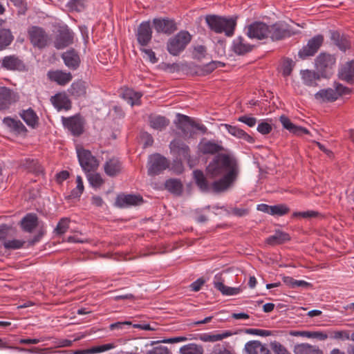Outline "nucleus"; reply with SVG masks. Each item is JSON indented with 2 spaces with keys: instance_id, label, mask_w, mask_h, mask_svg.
I'll return each instance as SVG.
<instances>
[{
  "instance_id": "nucleus-1",
  "label": "nucleus",
  "mask_w": 354,
  "mask_h": 354,
  "mask_svg": "<svg viewBox=\"0 0 354 354\" xmlns=\"http://www.w3.org/2000/svg\"><path fill=\"white\" fill-rule=\"evenodd\" d=\"M209 178H215L223 176L212 184L214 192L226 191L236 181L239 174V167L235 158L227 154H219L209 163L206 168Z\"/></svg>"
},
{
  "instance_id": "nucleus-2",
  "label": "nucleus",
  "mask_w": 354,
  "mask_h": 354,
  "mask_svg": "<svg viewBox=\"0 0 354 354\" xmlns=\"http://www.w3.org/2000/svg\"><path fill=\"white\" fill-rule=\"evenodd\" d=\"M205 21L211 30L217 34L224 32L227 37H231L234 35L236 25V19L216 15H207Z\"/></svg>"
},
{
  "instance_id": "nucleus-3",
  "label": "nucleus",
  "mask_w": 354,
  "mask_h": 354,
  "mask_svg": "<svg viewBox=\"0 0 354 354\" xmlns=\"http://www.w3.org/2000/svg\"><path fill=\"white\" fill-rule=\"evenodd\" d=\"M191 39L189 32L181 30L168 40L167 50L171 55L176 56L185 50Z\"/></svg>"
},
{
  "instance_id": "nucleus-4",
  "label": "nucleus",
  "mask_w": 354,
  "mask_h": 354,
  "mask_svg": "<svg viewBox=\"0 0 354 354\" xmlns=\"http://www.w3.org/2000/svg\"><path fill=\"white\" fill-rule=\"evenodd\" d=\"M77 154L80 165L85 173L97 170L99 167V161L89 150L77 148Z\"/></svg>"
},
{
  "instance_id": "nucleus-5",
  "label": "nucleus",
  "mask_w": 354,
  "mask_h": 354,
  "mask_svg": "<svg viewBox=\"0 0 354 354\" xmlns=\"http://www.w3.org/2000/svg\"><path fill=\"white\" fill-rule=\"evenodd\" d=\"M269 37L272 41L281 40L297 33L284 21H277L269 26Z\"/></svg>"
},
{
  "instance_id": "nucleus-6",
  "label": "nucleus",
  "mask_w": 354,
  "mask_h": 354,
  "mask_svg": "<svg viewBox=\"0 0 354 354\" xmlns=\"http://www.w3.org/2000/svg\"><path fill=\"white\" fill-rule=\"evenodd\" d=\"M336 62L334 56L327 53H320L315 59V64L317 71L321 76L327 77L332 73Z\"/></svg>"
},
{
  "instance_id": "nucleus-7",
  "label": "nucleus",
  "mask_w": 354,
  "mask_h": 354,
  "mask_svg": "<svg viewBox=\"0 0 354 354\" xmlns=\"http://www.w3.org/2000/svg\"><path fill=\"white\" fill-rule=\"evenodd\" d=\"M169 160L165 156L155 153L149 156L148 160V174L156 176L169 167Z\"/></svg>"
},
{
  "instance_id": "nucleus-8",
  "label": "nucleus",
  "mask_w": 354,
  "mask_h": 354,
  "mask_svg": "<svg viewBox=\"0 0 354 354\" xmlns=\"http://www.w3.org/2000/svg\"><path fill=\"white\" fill-rule=\"evenodd\" d=\"M170 153L176 158L183 159L187 161V164L191 165L190 149L187 145L180 140L175 139L169 144Z\"/></svg>"
},
{
  "instance_id": "nucleus-9",
  "label": "nucleus",
  "mask_w": 354,
  "mask_h": 354,
  "mask_svg": "<svg viewBox=\"0 0 354 354\" xmlns=\"http://www.w3.org/2000/svg\"><path fill=\"white\" fill-rule=\"evenodd\" d=\"M269 26L263 22L255 21L247 27V35L251 39H266L269 37Z\"/></svg>"
},
{
  "instance_id": "nucleus-10",
  "label": "nucleus",
  "mask_w": 354,
  "mask_h": 354,
  "mask_svg": "<svg viewBox=\"0 0 354 354\" xmlns=\"http://www.w3.org/2000/svg\"><path fill=\"white\" fill-rule=\"evenodd\" d=\"M0 66L6 71H23L26 69L24 61L16 55H6L1 58Z\"/></svg>"
},
{
  "instance_id": "nucleus-11",
  "label": "nucleus",
  "mask_w": 354,
  "mask_h": 354,
  "mask_svg": "<svg viewBox=\"0 0 354 354\" xmlns=\"http://www.w3.org/2000/svg\"><path fill=\"white\" fill-rule=\"evenodd\" d=\"M62 120L64 127L74 136H79L83 133L84 122L80 116L62 117Z\"/></svg>"
},
{
  "instance_id": "nucleus-12",
  "label": "nucleus",
  "mask_w": 354,
  "mask_h": 354,
  "mask_svg": "<svg viewBox=\"0 0 354 354\" xmlns=\"http://www.w3.org/2000/svg\"><path fill=\"white\" fill-rule=\"evenodd\" d=\"M28 35L30 42L34 46L42 48L47 45L48 35L41 28L37 26L31 27L28 30Z\"/></svg>"
},
{
  "instance_id": "nucleus-13",
  "label": "nucleus",
  "mask_w": 354,
  "mask_h": 354,
  "mask_svg": "<svg viewBox=\"0 0 354 354\" xmlns=\"http://www.w3.org/2000/svg\"><path fill=\"white\" fill-rule=\"evenodd\" d=\"M324 41L322 35H316L310 39L306 46H304L299 52V56L301 59L314 55L322 46Z\"/></svg>"
},
{
  "instance_id": "nucleus-14",
  "label": "nucleus",
  "mask_w": 354,
  "mask_h": 354,
  "mask_svg": "<svg viewBox=\"0 0 354 354\" xmlns=\"http://www.w3.org/2000/svg\"><path fill=\"white\" fill-rule=\"evenodd\" d=\"M17 94L11 88L0 86V111L8 109L17 101Z\"/></svg>"
},
{
  "instance_id": "nucleus-15",
  "label": "nucleus",
  "mask_w": 354,
  "mask_h": 354,
  "mask_svg": "<svg viewBox=\"0 0 354 354\" xmlns=\"http://www.w3.org/2000/svg\"><path fill=\"white\" fill-rule=\"evenodd\" d=\"M136 37L138 44L142 46L149 44L152 38V30L149 21L142 22L136 31Z\"/></svg>"
},
{
  "instance_id": "nucleus-16",
  "label": "nucleus",
  "mask_w": 354,
  "mask_h": 354,
  "mask_svg": "<svg viewBox=\"0 0 354 354\" xmlns=\"http://www.w3.org/2000/svg\"><path fill=\"white\" fill-rule=\"evenodd\" d=\"M143 203L142 197L139 194H120L115 199V205L120 208L132 205H139Z\"/></svg>"
},
{
  "instance_id": "nucleus-17",
  "label": "nucleus",
  "mask_w": 354,
  "mask_h": 354,
  "mask_svg": "<svg viewBox=\"0 0 354 354\" xmlns=\"http://www.w3.org/2000/svg\"><path fill=\"white\" fill-rule=\"evenodd\" d=\"M61 57L65 66L69 69L75 71L80 67L81 64L80 56L75 49L71 48L66 50L62 54Z\"/></svg>"
},
{
  "instance_id": "nucleus-18",
  "label": "nucleus",
  "mask_w": 354,
  "mask_h": 354,
  "mask_svg": "<svg viewBox=\"0 0 354 354\" xmlns=\"http://www.w3.org/2000/svg\"><path fill=\"white\" fill-rule=\"evenodd\" d=\"M153 24L156 31L159 33L170 35L177 29L174 21L169 19H154Z\"/></svg>"
},
{
  "instance_id": "nucleus-19",
  "label": "nucleus",
  "mask_w": 354,
  "mask_h": 354,
  "mask_svg": "<svg viewBox=\"0 0 354 354\" xmlns=\"http://www.w3.org/2000/svg\"><path fill=\"white\" fill-rule=\"evenodd\" d=\"M47 76L50 81L56 82L60 86L66 85L73 79V75L70 72L62 70L49 71Z\"/></svg>"
},
{
  "instance_id": "nucleus-20",
  "label": "nucleus",
  "mask_w": 354,
  "mask_h": 354,
  "mask_svg": "<svg viewBox=\"0 0 354 354\" xmlns=\"http://www.w3.org/2000/svg\"><path fill=\"white\" fill-rule=\"evenodd\" d=\"M245 354H271L268 346L258 340L248 342L244 346Z\"/></svg>"
},
{
  "instance_id": "nucleus-21",
  "label": "nucleus",
  "mask_w": 354,
  "mask_h": 354,
  "mask_svg": "<svg viewBox=\"0 0 354 354\" xmlns=\"http://www.w3.org/2000/svg\"><path fill=\"white\" fill-rule=\"evenodd\" d=\"M279 121L285 129L288 130L290 133H293L294 135L301 136L302 134L310 133L307 129L294 124L285 115L280 116Z\"/></svg>"
},
{
  "instance_id": "nucleus-22",
  "label": "nucleus",
  "mask_w": 354,
  "mask_h": 354,
  "mask_svg": "<svg viewBox=\"0 0 354 354\" xmlns=\"http://www.w3.org/2000/svg\"><path fill=\"white\" fill-rule=\"evenodd\" d=\"M50 102L58 111L69 110L71 102L65 93H58L50 97Z\"/></svg>"
},
{
  "instance_id": "nucleus-23",
  "label": "nucleus",
  "mask_w": 354,
  "mask_h": 354,
  "mask_svg": "<svg viewBox=\"0 0 354 354\" xmlns=\"http://www.w3.org/2000/svg\"><path fill=\"white\" fill-rule=\"evenodd\" d=\"M227 132L232 135V136L238 138L243 140L244 141L252 144L255 142V140L250 135L247 133L244 130L236 126H232L228 124H222Z\"/></svg>"
},
{
  "instance_id": "nucleus-24",
  "label": "nucleus",
  "mask_w": 354,
  "mask_h": 354,
  "mask_svg": "<svg viewBox=\"0 0 354 354\" xmlns=\"http://www.w3.org/2000/svg\"><path fill=\"white\" fill-rule=\"evenodd\" d=\"M3 123L15 134L25 135L27 132L26 127L20 120L6 117L3 120Z\"/></svg>"
},
{
  "instance_id": "nucleus-25",
  "label": "nucleus",
  "mask_w": 354,
  "mask_h": 354,
  "mask_svg": "<svg viewBox=\"0 0 354 354\" xmlns=\"http://www.w3.org/2000/svg\"><path fill=\"white\" fill-rule=\"evenodd\" d=\"M73 42V33L69 30H62L57 36L55 41V46L57 49L64 48Z\"/></svg>"
},
{
  "instance_id": "nucleus-26",
  "label": "nucleus",
  "mask_w": 354,
  "mask_h": 354,
  "mask_svg": "<svg viewBox=\"0 0 354 354\" xmlns=\"http://www.w3.org/2000/svg\"><path fill=\"white\" fill-rule=\"evenodd\" d=\"M198 148L203 154H214L223 149L218 143L212 140H203L199 143Z\"/></svg>"
},
{
  "instance_id": "nucleus-27",
  "label": "nucleus",
  "mask_w": 354,
  "mask_h": 354,
  "mask_svg": "<svg viewBox=\"0 0 354 354\" xmlns=\"http://www.w3.org/2000/svg\"><path fill=\"white\" fill-rule=\"evenodd\" d=\"M339 77L348 83H354V61L348 62L342 66Z\"/></svg>"
},
{
  "instance_id": "nucleus-28",
  "label": "nucleus",
  "mask_w": 354,
  "mask_h": 354,
  "mask_svg": "<svg viewBox=\"0 0 354 354\" xmlns=\"http://www.w3.org/2000/svg\"><path fill=\"white\" fill-rule=\"evenodd\" d=\"M232 335V333L230 330H226L221 333H205L199 334V340L204 342H216Z\"/></svg>"
},
{
  "instance_id": "nucleus-29",
  "label": "nucleus",
  "mask_w": 354,
  "mask_h": 354,
  "mask_svg": "<svg viewBox=\"0 0 354 354\" xmlns=\"http://www.w3.org/2000/svg\"><path fill=\"white\" fill-rule=\"evenodd\" d=\"M104 169L109 176H115L120 173L122 164L118 159L113 158L105 162Z\"/></svg>"
},
{
  "instance_id": "nucleus-30",
  "label": "nucleus",
  "mask_w": 354,
  "mask_h": 354,
  "mask_svg": "<svg viewBox=\"0 0 354 354\" xmlns=\"http://www.w3.org/2000/svg\"><path fill=\"white\" fill-rule=\"evenodd\" d=\"M232 49L236 54L243 55L250 52L252 46L248 44L243 37H238L233 41Z\"/></svg>"
},
{
  "instance_id": "nucleus-31",
  "label": "nucleus",
  "mask_w": 354,
  "mask_h": 354,
  "mask_svg": "<svg viewBox=\"0 0 354 354\" xmlns=\"http://www.w3.org/2000/svg\"><path fill=\"white\" fill-rule=\"evenodd\" d=\"M293 352L295 354H324L323 351L317 346L308 343L296 344L294 346Z\"/></svg>"
},
{
  "instance_id": "nucleus-32",
  "label": "nucleus",
  "mask_w": 354,
  "mask_h": 354,
  "mask_svg": "<svg viewBox=\"0 0 354 354\" xmlns=\"http://www.w3.org/2000/svg\"><path fill=\"white\" fill-rule=\"evenodd\" d=\"M150 127L158 131H162L169 124V120L162 115H151L149 117Z\"/></svg>"
},
{
  "instance_id": "nucleus-33",
  "label": "nucleus",
  "mask_w": 354,
  "mask_h": 354,
  "mask_svg": "<svg viewBox=\"0 0 354 354\" xmlns=\"http://www.w3.org/2000/svg\"><path fill=\"white\" fill-rule=\"evenodd\" d=\"M290 236L288 233L277 230L275 231L274 234L266 239V243L270 245H275L286 243L290 241Z\"/></svg>"
},
{
  "instance_id": "nucleus-34",
  "label": "nucleus",
  "mask_w": 354,
  "mask_h": 354,
  "mask_svg": "<svg viewBox=\"0 0 354 354\" xmlns=\"http://www.w3.org/2000/svg\"><path fill=\"white\" fill-rule=\"evenodd\" d=\"M20 116L30 127L35 129L38 126L39 118L35 111L31 108L22 111Z\"/></svg>"
},
{
  "instance_id": "nucleus-35",
  "label": "nucleus",
  "mask_w": 354,
  "mask_h": 354,
  "mask_svg": "<svg viewBox=\"0 0 354 354\" xmlns=\"http://www.w3.org/2000/svg\"><path fill=\"white\" fill-rule=\"evenodd\" d=\"M315 97L322 102H333L338 98V92L331 88L322 89L315 93Z\"/></svg>"
},
{
  "instance_id": "nucleus-36",
  "label": "nucleus",
  "mask_w": 354,
  "mask_h": 354,
  "mask_svg": "<svg viewBox=\"0 0 354 354\" xmlns=\"http://www.w3.org/2000/svg\"><path fill=\"white\" fill-rule=\"evenodd\" d=\"M303 83L308 86H316L317 82L320 80V75L315 71L304 70L301 71Z\"/></svg>"
},
{
  "instance_id": "nucleus-37",
  "label": "nucleus",
  "mask_w": 354,
  "mask_h": 354,
  "mask_svg": "<svg viewBox=\"0 0 354 354\" xmlns=\"http://www.w3.org/2000/svg\"><path fill=\"white\" fill-rule=\"evenodd\" d=\"M219 278L220 277H218L217 275L215 276L214 281V286L216 289L219 290L223 295L228 296L236 295L241 292L240 288H232L226 286L225 285L223 284V282L218 281Z\"/></svg>"
},
{
  "instance_id": "nucleus-38",
  "label": "nucleus",
  "mask_w": 354,
  "mask_h": 354,
  "mask_svg": "<svg viewBox=\"0 0 354 354\" xmlns=\"http://www.w3.org/2000/svg\"><path fill=\"white\" fill-rule=\"evenodd\" d=\"M219 278L220 277H218L217 275L215 276L214 281V286L216 289L219 290L223 295L228 296L236 295L241 292L240 288H232L226 286L225 285L223 284V282L218 281Z\"/></svg>"
},
{
  "instance_id": "nucleus-39",
  "label": "nucleus",
  "mask_w": 354,
  "mask_h": 354,
  "mask_svg": "<svg viewBox=\"0 0 354 354\" xmlns=\"http://www.w3.org/2000/svg\"><path fill=\"white\" fill-rule=\"evenodd\" d=\"M330 39L335 43V44L338 46V48L342 51H346L351 47V42L344 35H341L337 31H333L331 32Z\"/></svg>"
},
{
  "instance_id": "nucleus-40",
  "label": "nucleus",
  "mask_w": 354,
  "mask_h": 354,
  "mask_svg": "<svg viewBox=\"0 0 354 354\" xmlns=\"http://www.w3.org/2000/svg\"><path fill=\"white\" fill-rule=\"evenodd\" d=\"M22 229L31 232L38 225V218L35 214H28L21 220Z\"/></svg>"
},
{
  "instance_id": "nucleus-41",
  "label": "nucleus",
  "mask_w": 354,
  "mask_h": 354,
  "mask_svg": "<svg viewBox=\"0 0 354 354\" xmlns=\"http://www.w3.org/2000/svg\"><path fill=\"white\" fill-rule=\"evenodd\" d=\"M68 91L75 97H84L86 93V83L82 81L75 82L71 84Z\"/></svg>"
},
{
  "instance_id": "nucleus-42",
  "label": "nucleus",
  "mask_w": 354,
  "mask_h": 354,
  "mask_svg": "<svg viewBox=\"0 0 354 354\" xmlns=\"http://www.w3.org/2000/svg\"><path fill=\"white\" fill-rule=\"evenodd\" d=\"M177 128L180 129L184 135H187L192 128V118L182 114H178Z\"/></svg>"
},
{
  "instance_id": "nucleus-43",
  "label": "nucleus",
  "mask_w": 354,
  "mask_h": 354,
  "mask_svg": "<svg viewBox=\"0 0 354 354\" xmlns=\"http://www.w3.org/2000/svg\"><path fill=\"white\" fill-rule=\"evenodd\" d=\"M203 346L195 343L185 344L179 349L180 354H203Z\"/></svg>"
},
{
  "instance_id": "nucleus-44",
  "label": "nucleus",
  "mask_w": 354,
  "mask_h": 354,
  "mask_svg": "<svg viewBox=\"0 0 354 354\" xmlns=\"http://www.w3.org/2000/svg\"><path fill=\"white\" fill-rule=\"evenodd\" d=\"M193 175L196 184L202 191H208L209 189H212V185L209 187L207 179L202 171L195 170L193 172Z\"/></svg>"
},
{
  "instance_id": "nucleus-45",
  "label": "nucleus",
  "mask_w": 354,
  "mask_h": 354,
  "mask_svg": "<svg viewBox=\"0 0 354 354\" xmlns=\"http://www.w3.org/2000/svg\"><path fill=\"white\" fill-rule=\"evenodd\" d=\"M14 39L9 29L0 30V50L6 49L12 42Z\"/></svg>"
},
{
  "instance_id": "nucleus-46",
  "label": "nucleus",
  "mask_w": 354,
  "mask_h": 354,
  "mask_svg": "<svg viewBox=\"0 0 354 354\" xmlns=\"http://www.w3.org/2000/svg\"><path fill=\"white\" fill-rule=\"evenodd\" d=\"M142 94L139 92L134 91L132 89H126L123 93V97L131 106L140 104Z\"/></svg>"
},
{
  "instance_id": "nucleus-47",
  "label": "nucleus",
  "mask_w": 354,
  "mask_h": 354,
  "mask_svg": "<svg viewBox=\"0 0 354 354\" xmlns=\"http://www.w3.org/2000/svg\"><path fill=\"white\" fill-rule=\"evenodd\" d=\"M115 347V345L113 343L106 344L103 345H99L93 346L91 348L84 349L80 352L81 354H95L102 353L111 349H113Z\"/></svg>"
},
{
  "instance_id": "nucleus-48",
  "label": "nucleus",
  "mask_w": 354,
  "mask_h": 354,
  "mask_svg": "<svg viewBox=\"0 0 354 354\" xmlns=\"http://www.w3.org/2000/svg\"><path fill=\"white\" fill-rule=\"evenodd\" d=\"M165 188L174 194H180L182 191L183 185L179 180L169 179L165 182Z\"/></svg>"
},
{
  "instance_id": "nucleus-49",
  "label": "nucleus",
  "mask_w": 354,
  "mask_h": 354,
  "mask_svg": "<svg viewBox=\"0 0 354 354\" xmlns=\"http://www.w3.org/2000/svg\"><path fill=\"white\" fill-rule=\"evenodd\" d=\"M328 335L330 338L337 340H351L350 331L348 330H328Z\"/></svg>"
},
{
  "instance_id": "nucleus-50",
  "label": "nucleus",
  "mask_w": 354,
  "mask_h": 354,
  "mask_svg": "<svg viewBox=\"0 0 354 354\" xmlns=\"http://www.w3.org/2000/svg\"><path fill=\"white\" fill-rule=\"evenodd\" d=\"M89 184L95 188H98L104 184V180L97 173H86Z\"/></svg>"
},
{
  "instance_id": "nucleus-51",
  "label": "nucleus",
  "mask_w": 354,
  "mask_h": 354,
  "mask_svg": "<svg viewBox=\"0 0 354 354\" xmlns=\"http://www.w3.org/2000/svg\"><path fill=\"white\" fill-rule=\"evenodd\" d=\"M76 183H77L76 187L74 188L71 192V194L68 196V197L70 198H80L81 196V195L82 194L84 190L83 180H82V177L80 176H77V178H76Z\"/></svg>"
},
{
  "instance_id": "nucleus-52",
  "label": "nucleus",
  "mask_w": 354,
  "mask_h": 354,
  "mask_svg": "<svg viewBox=\"0 0 354 354\" xmlns=\"http://www.w3.org/2000/svg\"><path fill=\"white\" fill-rule=\"evenodd\" d=\"M283 282L292 288L297 287H308L310 286V283L306 281L296 280L290 277H284Z\"/></svg>"
},
{
  "instance_id": "nucleus-53",
  "label": "nucleus",
  "mask_w": 354,
  "mask_h": 354,
  "mask_svg": "<svg viewBox=\"0 0 354 354\" xmlns=\"http://www.w3.org/2000/svg\"><path fill=\"white\" fill-rule=\"evenodd\" d=\"M69 218L65 217L62 218L55 229V233L57 235H62L66 233L69 227Z\"/></svg>"
},
{
  "instance_id": "nucleus-54",
  "label": "nucleus",
  "mask_w": 354,
  "mask_h": 354,
  "mask_svg": "<svg viewBox=\"0 0 354 354\" xmlns=\"http://www.w3.org/2000/svg\"><path fill=\"white\" fill-rule=\"evenodd\" d=\"M289 211L288 207L284 204L272 205L270 215L281 216L288 214Z\"/></svg>"
},
{
  "instance_id": "nucleus-55",
  "label": "nucleus",
  "mask_w": 354,
  "mask_h": 354,
  "mask_svg": "<svg viewBox=\"0 0 354 354\" xmlns=\"http://www.w3.org/2000/svg\"><path fill=\"white\" fill-rule=\"evenodd\" d=\"M329 337L328 331L308 330L307 338L315 339L318 341H325Z\"/></svg>"
},
{
  "instance_id": "nucleus-56",
  "label": "nucleus",
  "mask_w": 354,
  "mask_h": 354,
  "mask_svg": "<svg viewBox=\"0 0 354 354\" xmlns=\"http://www.w3.org/2000/svg\"><path fill=\"white\" fill-rule=\"evenodd\" d=\"M25 243L24 241L18 240V239H12V240H6L3 245L4 248L7 250H17L21 248Z\"/></svg>"
},
{
  "instance_id": "nucleus-57",
  "label": "nucleus",
  "mask_w": 354,
  "mask_h": 354,
  "mask_svg": "<svg viewBox=\"0 0 354 354\" xmlns=\"http://www.w3.org/2000/svg\"><path fill=\"white\" fill-rule=\"evenodd\" d=\"M67 6L71 10L80 12L85 8L86 0H70Z\"/></svg>"
},
{
  "instance_id": "nucleus-58",
  "label": "nucleus",
  "mask_w": 354,
  "mask_h": 354,
  "mask_svg": "<svg viewBox=\"0 0 354 354\" xmlns=\"http://www.w3.org/2000/svg\"><path fill=\"white\" fill-rule=\"evenodd\" d=\"M270 348L274 354H291L283 345L277 341H274L270 343Z\"/></svg>"
},
{
  "instance_id": "nucleus-59",
  "label": "nucleus",
  "mask_w": 354,
  "mask_h": 354,
  "mask_svg": "<svg viewBox=\"0 0 354 354\" xmlns=\"http://www.w3.org/2000/svg\"><path fill=\"white\" fill-rule=\"evenodd\" d=\"M182 342H186V338L185 336H178V337L167 338V339H163L160 341H152V342H151L150 345L153 346L160 342L165 343V344H174V343Z\"/></svg>"
},
{
  "instance_id": "nucleus-60",
  "label": "nucleus",
  "mask_w": 354,
  "mask_h": 354,
  "mask_svg": "<svg viewBox=\"0 0 354 354\" xmlns=\"http://www.w3.org/2000/svg\"><path fill=\"white\" fill-rule=\"evenodd\" d=\"M245 333L247 334L261 337H268L272 335V332L271 330L258 328H248L245 330Z\"/></svg>"
},
{
  "instance_id": "nucleus-61",
  "label": "nucleus",
  "mask_w": 354,
  "mask_h": 354,
  "mask_svg": "<svg viewBox=\"0 0 354 354\" xmlns=\"http://www.w3.org/2000/svg\"><path fill=\"white\" fill-rule=\"evenodd\" d=\"M183 159L176 158L172 164L170 169L176 174H180L184 171V166L182 162Z\"/></svg>"
},
{
  "instance_id": "nucleus-62",
  "label": "nucleus",
  "mask_w": 354,
  "mask_h": 354,
  "mask_svg": "<svg viewBox=\"0 0 354 354\" xmlns=\"http://www.w3.org/2000/svg\"><path fill=\"white\" fill-rule=\"evenodd\" d=\"M146 354H172L167 346H158L146 352Z\"/></svg>"
},
{
  "instance_id": "nucleus-63",
  "label": "nucleus",
  "mask_w": 354,
  "mask_h": 354,
  "mask_svg": "<svg viewBox=\"0 0 354 354\" xmlns=\"http://www.w3.org/2000/svg\"><path fill=\"white\" fill-rule=\"evenodd\" d=\"M293 68V63L291 59H286L282 64V74L283 76H288L290 75Z\"/></svg>"
},
{
  "instance_id": "nucleus-64",
  "label": "nucleus",
  "mask_w": 354,
  "mask_h": 354,
  "mask_svg": "<svg viewBox=\"0 0 354 354\" xmlns=\"http://www.w3.org/2000/svg\"><path fill=\"white\" fill-rule=\"evenodd\" d=\"M272 129V127L271 124L266 122H261L257 126V131L263 135L270 133Z\"/></svg>"
}]
</instances>
